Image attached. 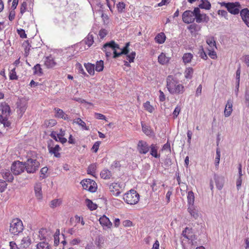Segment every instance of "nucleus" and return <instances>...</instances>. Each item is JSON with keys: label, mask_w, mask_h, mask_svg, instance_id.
Wrapping results in <instances>:
<instances>
[{"label": "nucleus", "mask_w": 249, "mask_h": 249, "mask_svg": "<svg viewBox=\"0 0 249 249\" xmlns=\"http://www.w3.org/2000/svg\"><path fill=\"white\" fill-rule=\"evenodd\" d=\"M166 88L172 95H179L185 91L184 86L181 84L178 78L174 76L170 75L166 78Z\"/></svg>", "instance_id": "1"}, {"label": "nucleus", "mask_w": 249, "mask_h": 249, "mask_svg": "<svg viewBox=\"0 0 249 249\" xmlns=\"http://www.w3.org/2000/svg\"><path fill=\"white\" fill-rule=\"evenodd\" d=\"M123 199L127 204L134 205L139 201L140 195L135 190L131 189L124 194Z\"/></svg>", "instance_id": "2"}, {"label": "nucleus", "mask_w": 249, "mask_h": 249, "mask_svg": "<svg viewBox=\"0 0 249 249\" xmlns=\"http://www.w3.org/2000/svg\"><path fill=\"white\" fill-rule=\"evenodd\" d=\"M24 230L23 222L19 218L13 219L10 223L9 231L11 234L18 235Z\"/></svg>", "instance_id": "3"}, {"label": "nucleus", "mask_w": 249, "mask_h": 249, "mask_svg": "<svg viewBox=\"0 0 249 249\" xmlns=\"http://www.w3.org/2000/svg\"><path fill=\"white\" fill-rule=\"evenodd\" d=\"M221 6L226 8L227 11L232 15H238L240 13L241 5L239 2H222L220 3Z\"/></svg>", "instance_id": "4"}, {"label": "nucleus", "mask_w": 249, "mask_h": 249, "mask_svg": "<svg viewBox=\"0 0 249 249\" xmlns=\"http://www.w3.org/2000/svg\"><path fill=\"white\" fill-rule=\"evenodd\" d=\"M66 131L62 128L59 129L58 131L53 130L51 132L50 136L55 142H59L62 144L66 143L67 142V139L64 138Z\"/></svg>", "instance_id": "5"}, {"label": "nucleus", "mask_w": 249, "mask_h": 249, "mask_svg": "<svg viewBox=\"0 0 249 249\" xmlns=\"http://www.w3.org/2000/svg\"><path fill=\"white\" fill-rule=\"evenodd\" d=\"M117 49H120L119 45L113 40L104 44L102 48L107 57H110L112 52H113L114 56V51H116Z\"/></svg>", "instance_id": "6"}, {"label": "nucleus", "mask_w": 249, "mask_h": 249, "mask_svg": "<svg viewBox=\"0 0 249 249\" xmlns=\"http://www.w3.org/2000/svg\"><path fill=\"white\" fill-rule=\"evenodd\" d=\"M24 166L28 173H34L39 168V163L36 159H28L24 162Z\"/></svg>", "instance_id": "7"}, {"label": "nucleus", "mask_w": 249, "mask_h": 249, "mask_svg": "<svg viewBox=\"0 0 249 249\" xmlns=\"http://www.w3.org/2000/svg\"><path fill=\"white\" fill-rule=\"evenodd\" d=\"M107 186L111 194L115 196H119L124 190L121 183L113 182L108 183Z\"/></svg>", "instance_id": "8"}, {"label": "nucleus", "mask_w": 249, "mask_h": 249, "mask_svg": "<svg viewBox=\"0 0 249 249\" xmlns=\"http://www.w3.org/2000/svg\"><path fill=\"white\" fill-rule=\"evenodd\" d=\"M81 184L83 189L91 192H95L97 190V183L92 179L89 178L83 179L81 181Z\"/></svg>", "instance_id": "9"}, {"label": "nucleus", "mask_w": 249, "mask_h": 249, "mask_svg": "<svg viewBox=\"0 0 249 249\" xmlns=\"http://www.w3.org/2000/svg\"><path fill=\"white\" fill-rule=\"evenodd\" d=\"M195 9L193 11L186 10L182 15V19L184 23L189 24L193 23L195 21Z\"/></svg>", "instance_id": "10"}, {"label": "nucleus", "mask_w": 249, "mask_h": 249, "mask_svg": "<svg viewBox=\"0 0 249 249\" xmlns=\"http://www.w3.org/2000/svg\"><path fill=\"white\" fill-rule=\"evenodd\" d=\"M11 170L15 175H19L25 170L24 163L18 161L14 162L11 167Z\"/></svg>", "instance_id": "11"}, {"label": "nucleus", "mask_w": 249, "mask_h": 249, "mask_svg": "<svg viewBox=\"0 0 249 249\" xmlns=\"http://www.w3.org/2000/svg\"><path fill=\"white\" fill-rule=\"evenodd\" d=\"M195 14H196L195 19L197 23L208 22L209 21V17L205 14H200L198 8H195Z\"/></svg>", "instance_id": "12"}, {"label": "nucleus", "mask_w": 249, "mask_h": 249, "mask_svg": "<svg viewBox=\"0 0 249 249\" xmlns=\"http://www.w3.org/2000/svg\"><path fill=\"white\" fill-rule=\"evenodd\" d=\"M149 149L150 147L146 142L141 140L138 142L137 150L140 154H146L149 152Z\"/></svg>", "instance_id": "13"}, {"label": "nucleus", "mask_w": 249, "mask_h": 249, "mask_svg": "<svg viewBox=\"0 0 249 249\" xmlns=\"http://www.w3.org/2000/svg\"><path fill=\"white\" fill-rule=\"evenodd\" d=\"M44 66L47 69H53L57 65V63L52 55L46 56L44 61Z\"/></svg>", "instance_id": "14"}, {"label": "nucleus", "mask_w": 249, "mask_h": 249, "mask_svg": "<svg viewBox=\"0 0 249 249\" xmlns=\"http://www.w3.org/2000/svg\"><path fill=\"white\" fill-rule=\"evenodd\" d=\"M48 149L51 154H53L56 158H60L61 154L59 153V151L61 150V148L57 144L53 147L51 146L50 144H49L48 145Z\"/></svg>", "instance_id": "15"}, {"label": "nucleus", "mask_w": 249, "mask_h": 249, "mask_svg": "<svg viewBox=\"0 0 249 249\" xmlns=\"http://www.w3.org/2000/svg\"><path fill=\"white\" fill-rule=\"evenodd\" d=\"M0 109L1 111V115L9 116L11 113V108L9 105L6 102H2L0 105Z\"/></svg>", "instance_id": "16"}, {"label": "nucleus", "mask_w": 249, "mask_h": 249, "mask_svg": "<svg viewBox=\"0 0 249 249\" xmlns=\"http://www.w3.org/2000/svg\"><path fill=\"white\" fill-rule=\"evenodd\" d=\"M54 110L55 112V114L54 115L55 117L58 118L62 119L64 120H69V118L67 114H66L64 111L57 107H55L54 108Z\"/></svg>", "instance_id": "17"}, {"label": "nucleus", "mask_w": 249, "mask_h": 249, "mask_svg": "<svg viewBox=\"0 0 249 249\" xmlns=\"http://www.w3.org/2000/svg\"><path fill=\"white\" fill-rule=\"evenodd\" d=\"M99 223H100L103 227L107 229H110L112 227V223L105 215H103L99 218Z\"/></svg>", "instance_id": "18"}, {"label": "nucleus", "mask_w": 249, "mask_h": 249, "mask_svg": "<svg viewBox=\"0 0 249 249\" xmlns=\"http://www.w3.org/2000/svg\"><path fill=\"white\" fill-rule=\"evenodd\" d=\"M171 57L167 56L166 53H161L158 56V62L161 65L168 64L170 61Z\"/></svg>", "instance_id": "19"}, {"label": "nucleus", "mask_w": 249, "mask_h": 249, "mask_svg": "<svg viewBox=\"0 0 249 249\" xmlns=\"http://www.w3.org/2000/svg\"><path fill=\"white\" fill-rule=\"evenodd\" d=\"M240 15L242 20L249 27V10L248 8L242 9L240 12Z\"/></svg>", "instance_id": "20"}, {"label": "nucleus", "mask_w": 249, "mask_h": 249, "mask_svg": "<svg viewBox=\"0 0 249 249\" xmlns=\"http://www.w3.org/2000/svg\"><path fill=\"white\" fill-rule=\"evenodd\" d=\"M130 45V42H127L125 43V46L121 49V51L120 53H117V50L114 51V55H113L114 58H117V57H119L121 55H123V54H124L126 55L129 52V46Z\"/></svg>", "instance_id": "21"}, {"label": "nucleus", "mask_w": 249, "mask_h": 249, "mask_svg": "<svg viewBox=\"0 0 249 249\" xmlns=\"http://www.w3.org/2000/svg\"><path fill=\"white\" fill-rule=\"evenodd\" d=\"M232 101L231 99L228 100L224 110V115L225 117L230 116L232 112Z\"/></svg>", "instance_id": "22"}, {"label": "nucleus", "mask_w": 249, "mask_h": 249, "mask_svg": "<svg viewBox=\"0 0 249 249\" xmlns=\"http://www.w3.org/2000/svg\"><path fill=\"white\" fill-rule=\"evenodd\" d=\"M34 191L36 198L41 199L42 198L41 185L40 183H36L34 186Z\"/></svg>", "instance_id": "23"}, {"label": "nucleus", "mask_w": 249, "mask_h": 249, "mask_svg": "<svg viewBox=\"0 0 249 249\" xmlns=\"http://www.w3.org/2000/svg\"><path fill=\"white\" fill-rule=\"evenodd\" d=\"M73 123H75L80 126L83 130L88 131L89 130V126H87L86 123L80 118H77L73 120Z\"/></svg>", "instance_id": "24"}, {"label": "nucleus", "mask_w": 249, "mask_h": 249, "mask_svg": "<svg viewBox=\"0 0 249 249\" xmlns=\"http://www.w3.org/2000/svg\"><path fill=\"white\" fill-rule=\"evenodd\" d=\"M31 244V240L29 236H26L22 238L20 244H19V247L20 248H27Z\"/></svg>", "instance_id": "25"}, {"label": "nucleus", "mask_w": 249, "mask_h": 249, "mask_svg": "<svg viewBox=\"0 0 249 249\" xmlns=\"http://www.w3.org/2000/svg\"><path fill=\"white\" fill-rule=\"evenodd\" d=\"M187 211L194 219H196L198 217L197 211L195 208L194 205L188 206Z\"/></svg>", "instance_id": "26"}, {"label": "nucleus", "mask_w": 249, "mask_h": 249, "mask_svg": "<svg viewBox=\"0 0 249 249\" xmlns=\"http://www.w3.org/2000/svg\"><path fill=\"white\" fill-rule=\"evenodd\" d=\"M166 38V36L163 32H160L155 37V40L156 42L159 44L163 43Z\"/></svg>", "instance_id": "27"}, {"label": "nucleus", "mask_w": 249, "mask_h": 249, "mask_svg": "<svg viewBox=\"0 0 249 249\" xmlns=\"http://www.w3.org/2000/svg\"><path fill=\"white\" fill-rule=\"evenodd\" d=\"M187 201L188 206L194 205L195 195L192 191H189L187 194Z\"/></svg>", "instance_id": "28"}, {"label": "nucleus", "mask_w": 249, "mask_h": 249, "mask_svg": "<svg viewBox=\"0 0 249 249\" xmlns=\"http://www.w3.org/2000/svg\"><path fill=\"white\" fill-rule=\"evenodd\" d=\"M150 154L156 158H159L160 155L158 153V147L154 144H152L150 146Z\"/></svg>", "instance_id": "29"}, {"label": "nucleus", "mask_w": 249, "mask_h": 249, "mask_svg": "<svg viewBox=\"0 0 249 249\" xmlns=\"http://www.w3.org/2000/svg\"><path fill=\"white\" fill-rule=\"evenodd\" d=\"M57 124V121L53 119L45 120L43 124L44 127H51L54 126Z\"/></svg>", "instance_id": "30"}, {"label": "nucleus", "mask_w": 249, "mask_h": 249, "mask_svg": "<svg viewBox=\"0 0 249 249\" xmlns=\"http://www.w3.org/2000/svg\"><path fill=\"white\" fill-rule=\"evenodd\" d=\"M3 178L8 181L12 182L14 180V176L8 170L3 171L2 172Z\"/></svg>", "instance_id": "31"}, {"label": "nucleus", "mask_w": 249, "mask_h": 249, "mask_svg": "<svg viewBox=\"0 0 249 249\" xmlns=\"http://www.w3.org/2000/svg\"><path fill=\"white\" fill-rule=\"evenodd\" d=\"M199 7L201 9L210 10L211 8V4L209 1L206 0H201Z\"/></svg>", "instance_id": "32"}, {"label": "nucleus", "mask_w": 249, "mask_h": 249, "mask_svg": "<svg viewBox=\"0 0 249 249\" xmlns=\"http://www.w3.org/2000/svg\"><path fill=\"white\" fill-rule=\"evenodd\" d=\"M0 123L2 124L4 127H10L11 123L8 120V116L0 115Z\"/></svg>", "instance_id": "33"}, {"label": "nucleus", "mask_w": 249, "mask_h": 249, "mask_svg": "<svg viewBox=\"0 0 249 249\" xmlns=\"http://www.w3.org/2000/svg\"><path fill=\"white\" fill-rule=\"evenodd\" d=\"M193 57V55L191 53H184L182 57L183 62L185 64L190 63Z\"/></svg>", "instance_id": "34"}, {"label": "nucleus", "mask_w": 249, "mask_h": 249, "mask_svg": "<svg viewBox=\"0 0 249 249\" xmlns=\"http://www.w3.org/2000/svg\"><path fill=\"white\" fill-rule=\"evenodd\" d=\"M112 176V174L110 171L107 169H104L100 173V177L103 179H108L110 178Z\"/></svg>", "instance_id": "35"}, {"label": "nucleus", "mask_w": 249, "mask_h": 249, "mask_svg": "<svg viewBox=\"0 0 249 249\" xmlns=\"http://www.w3.org/2000/svg\"><path fill=\"white\" fill-rule=\"evenodd\" d=\"M142 132L147 136H151L153 131L151 127L145 124L142 123Z\"/></svg>", "instance_id": "36"}, {"label": "nucleus", "mask_w": 249, "mask_h": 249, "mask_svg": "<svg viewBox=\"0 0 249 249\" xmlns=\"http://www.w3.org/2000/svg\"><path fill=\"white\" fill-rule=\"evenodd\" d=\"M97 170V165L95 163L90 164L88 168L87 172L88 174L91 175L93 177L96 176V170Z\"/></svg>", "instance_id": "37"}, {"label": "nucleus", "mask_w": 249, "mask_h": 249, "mask_svg": "<svg viewBox=\"0 0 249 249\" xmlns=\"http://www.w3.org/2000/svg\"><path fill=\"white\" fill-rule=\"evenodd\" d=\"M206 43L209 46L210 48H216V42L213 36H209L206 38Z\"/></svg>", "instance_id": "38"}, {"label": "nucleus", "mask_w": 249, "mask_h": 249, "mask_svg": "<svg viewBox=\"0 0 249 249\" xmlns=\"http://www.w3.org/2000/svg\"><path fill=\"white\" fill-rule=\"evenodd\" d=\"M143 106L144 109L149 113H153L155 111L154 107L151 105L150 102L148 101L144 103Z\"/></svg>", "instance_id": "39"}, {"label": "nucleus", "mask_w": 249, "mask_h": 249, "mask_svg": "<svg viewBox=\"0 0 249 249\" xmlns=\"http://www.w3.org/2000/svg\"><path fill=\"white\" fill-rule=\"evenodd\" d=\"M85 43L88 45V47H90L94 43V36L92 34L89 33L85 39Z\"/></svg>", "instance_id": "40"}, {"label": "nucleus", "mask_w": 249, "mask_h": 249, "mask_svg": "<svg viewBox=\"0 0 249 249\" xmlns=\"http://www.w3.org/2000/svg\"><path fill=\"white\" fill-rule=\"evenodd\" d=\"M194 70L191 67L187 68L184 71V77L186 79H191L193 76Z\"/></svg>", "instance_id": "41"}, {"label": "nucleus", "mask_w": 249, "mask_h": 249, "mask_svg": "<svg viewBox=\"0 0 249 249\" xmlns=\"http://www.w3.org/2000/svg\"><path fill=\"white\" fill-rule=\"evenodd\" d=\"M215 181L216 187L219 189L221 190L224 185V180L222 178L217 177L215 178Z\"/></svg>", "instance_id": "42"}, {"label": "nucleus", "mask_w": 249, "mask_h": 249, "mask_svg": "<svg viewBox=\"0 0 249 249\" xmlns=\"http://www.w3.org/2000/svg\"><path fill=\"white\" fill-rule=\"evenodd\" d=\"M36 249H50L49 244L45 242H40L36 246Z\"/></svg>", "instance_id": "43"}, {"label": "nucleus", "mask_w": 249, "mask_h": 249, "mask_svg": "<svg viewBox=\"0 0 249 249\" xmlns=\"http://www.w3.org/2000/svg\"><path fill=\"white\" fill-rule=\"evenodd\" d=\"M86 203L88 206V207L91 211H94V210H96L97 209V207H98L96 203H93L91 200L89 198H87L86 199Z\"/></svg>", "instance_id": "44"}, {"label": "nucleus", "mask_w": 249, "mask_h": 249, "mask_svg": "<svg viewBox=\"0 0 249 249\" xmlns=\"http://www.w3.org/2000/svg\"><path fill=\"white\" fill-rule=\"evenodd\" d=\"M86 69L90 75H94L95 73V65L91 64H88L85 65Z\"/></svg>", "instance_id": "45"}, {"label": "nucleus", "mask_w": 249, "mask_h": 249, "mask_svg": "<svg viewBox=\"0 0 249 249\" xmlns=\"http://www.w3.org/2000/svg\"><path fill=\"white\" fill-rule=\"evenodd\" d=\"M22 47L24 48V53L26 56L29 54V50L31 45L29 44L28 40H25L22 43Z\"/></svg>", "instance_id": "46"}, {"label": "nucleus", "mask_w": 249, "mask_h": 249, "mask_svg": "<svg viewBox=\"0 0 249 249\" xmlns=\"http://www.w3.org/2000/svg\"><path fill=\"white\" fill-rule=\"evenodd\" d=\"M34 73L37 75L40 76L43 74L42 70L39 64H36L34 68Z\"/></svg>", "instance_id": "47"}, {"label": "nucleus", "mask_w": 249, "mask_h": 249, "mask_svg": "<svg viewBox=\"0 0 249 249\" xmlns=\"http://www.w3.org/2000/svg\"><path fill=\"white\" fill-rule=\"evenodd\" d=\"M104 62L102 60L96 62V65L94 66V69L96 71L101 72L103 70Z\"/></svg>", "instance_id": "48"}, {"label": "nucleus", "mask_w": 249, "mask_h": 249, "mask_svg": "<svg viewBox=\"0 0 249 249\" xmlns=\"http://www.w3.org/2000/svg\"><path fill=\"white\" fill-rule=\"evenodd\" d=\"M61 203V200L59 199H54L52 200L50 202V207L51 208H56L59 206Z\"/></svg>", "instance_id": "49"}, {"label": "nucleus", "mask_w": 249, "mask_h": 249, "mask_svg": "<svg viewBox=\"0 0 249 249\" xmlns=\"http://www.w3.org/2000/svg\"><path fill=\"white\" fill-rule=\"evenodd\" d=\"M136 56V53L135 52H131L130 53L126 54V59L129 63L134 62Z\"/></svg>", "instance_id": "50"}, {"label": "nucleus", "mask_w": 249, "mask_h": 249, "mask_svg": "<svg viewBox=\"0 0 249 249\" xmlns=\"http://www.w3.org/2000/svg\"><path fill=\"white\" fill-rule=\"evenodd\" d=\"M208 55L211 59H217V56L216 52L214 50V48L208 49Z\"/></svg>", "instance_id": "51"}, {"label": "nucleus", "mask_w": 249, "mask_h": 249, "mask_svg": "<svg viewBox=\"0 0 249 249\" xmlns=\"http://www.w3.org/2000/svg\"><path fill=\"white\" fill-rule=\"evenodd\" d=\"M20 15H23L27 10V2L26 1H23L20 4Z\"/></svg>", "instance_id": "52"}, {"label": "nucleus", "mask_w": 249, "mask_h": 249, "mask_svg": "<svg viewBox=\"0 0 249 249\" xmlns=\"http://www.w3.org/2000/svg\"><path fill=\"white\" fill-rule=\"evenodd\" d=\"M9 77L10 79L12 80L18 79V76L17 75L16 68L13 69L10 72Z\"/></svg>", "instance_id": "53"}, {"label": "nucleus", "mask_w": 249, "mask_h": 249, "mask_svg": "<svg viewBox=\"0 0 249 249\" xmlns=\"http://www.w3.org/2000/svg\"><path fill=\"white\" fill-rule=\"evenodd\" d=\"M107 34V30L102 28L99 31V32H98V36H99L100 38L103 39L106 36Z\"/></svg>", "instance_id": "54"}, {"label": "nucleus", "mask_w": 249, "mask_h": 249, "mask_svg": "<svg viewBox=\"0 0 249 249\" xmlns=\"http://www.w3.org/2000/svg\"><path fill=\"white\" fill-rule=\"evenodd\" d=\"M7 184L5 181L0 179V191L3 192L7 187Z\"/></svg>", "instance_id": "55"}, {"label": "nucleus", "mask_w": 249, "mask_h": 249, "mask_svg": "<svg viewBox=\"0 0 249 249\" xmlns=\"http://www.w3.org/2000/svg\"><path fill=\"white\" fill-rule=\"evenodd\" d=\"M199 56L201 58H202L203 60H207L208 59V56L204 51L203 48L202 46L201 47V49H200Z\"/></svg>", "instance_id": "56"}, {"label": "nucleus", "mask_w": 249, "mask_h": 249, "mask_svg": "<svg viewBox=\"0 0 249 249\" xmlns=\"http://www.w3.org/2000/svg\"><path fill=\"white\" fill-rule=\"evenodd\" d=\"M15 10H16V9H12V10L9 12V15L8 18H9V19L11 21H13L15 18V16H16Z\"/></svg>", "instance_id": "57"}, {"label": "nucleus", "mask_w": 249, "mask_h": 249, "mask_svg": "<svg viewBox=\"0 0 249 249\" xmlns=\"http://www.w3.org/2000/svg\"><path fill=\"white\" fill-rule=\"evenodd\" d=\"M48 168L47 167H44L42 168L40 170V178H46V174L47 173L48 171Z\"/></svg>", "instance_id": "58"}, {"label": "nucleus", "mask_w": 249, "mask_h": 249, "mask_svg": "<svg viewBox=\"0 0 249 249\" xmlns=\"http://www.w3.org/2000/svg\"><path fill=\"white\" fill-rule=\"evenodd\" d=\"M220 158V152L218 149L216 150V156L215 159V166H218L219 163Z\"/></svg>", "instance_id": "59"}, {"label": "nucleus", "mask_w": 249, "mask_h": 249, "mask_svg": "<svg viewBox=\"0 0 249 249\" xmlns=\"http://www.w3.org/2000/svg\"><path fill=\"white\" fill-rule=\"evenodd\" d=\"M18 34L19 36L21 38H26L27 37L26 34H25V31L24 29H18Z\"/></svg>", "instance_id": "60"}, {"label": "nucleus", "mask_w": 249, "mask_h": 249, "mask_svg": "<svg viewBox=\"0 0 249 249\" xmlns=\"http://www.w3.org/2000/svg\"><path fill=\"white\" fill-rule=\"evenodd\" d=\"M180 111V107L179 106H177L174 111H173V118H176L178 117V115L179 114Z\"/></svg>", "instance_id": "61"}, {"label": "nucleus", "mask_w": 249, "mask_h": 249, "mask_svg": "<svg viewBox=\"0 0 249 249\" xmlns=\"http://www.w3.org/2000/svg\"><path fill=\"white\" fill-rule=\"evenodd\" d=\"M123 226L124 227H130L133 226V223L128 220H124L122 222Z\"/></svg>", "instance_id": "62"}, {"label": "nucleus", "mask_w": 249, "mask_h": 249, "mask_svg": "<svg viewBox=\"0 0 249 249\" xmlns=\"http://www.w3.org/2000/svg\"><path fill=\"white\" fill-rule=\"evenodd\" d=\"M159 92L160 94L159 96V100L160 102H164L166 100L165 95L161 90H160Z\"/></svg>", "instance_id": "63"}, {"label": "nucleus", "mask_w": 249, "mask_h": 249, "mask_svg": "<svg viewBox=\"0 0 249 249\" xmlns=\"http://www.w3.org/2000/svg\"><path fill=\"white\" fill-rule=\"evenodd\" d=\"M100 146V142H95L94 144L92 147V150L94 151V153H97L98 150L99 149V147Z\"/></svg>", "instance_id": "64"}]
</instances>
